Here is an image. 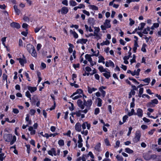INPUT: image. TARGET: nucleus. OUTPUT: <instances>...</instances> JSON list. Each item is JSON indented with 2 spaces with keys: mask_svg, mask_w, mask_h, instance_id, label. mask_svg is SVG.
<instances>
[{
  "mask_svg": "<svg viewBox=\"0 0 161 161\" xmlns=\"http://www.w3.org/2000/svg\"><path fill=\"white\" fill-rule=\"evenodd\" d=\"M110 42L108 40H106L105 41L103 42L100 43L101 46H103L104 45H108L109 44Z\"/></svg>",
  "mask_w": 161,
  "mask_h": 161,
  "instance_id": "36",
  "label": "nucleus"
},
{
  "mask_svg": "<svg viewBox=\"0 0 161 161\" xmlns=\"http://www.w3.org/2000/svg\"><path fill=\"white\" fill-rule=\"evenodd\" d=\"M91 51L93 53V54L91 55L92 56H95L97 57L98 56L99 54V51L98 50H97V51H94L93 48L91 49Z\"/></svg>",
  "mask_w": 161,
  "mask_h": 161,
  "instance_id": "24",
  "label": "nucleus"
},
{
  "mask_svg": "<svg viewBox=\"0 0 161 161\" xmlns=\"http://www.w3.org/2000/svg\"><path fill=\"white\" fill-rule=\"evenodd\" d=\"M14 10L15 12L18 15H19V14H20V11L19 10V9L18 8L17 6L14 5Z\"/></svg>",
  "mask_w": 161,
  "mask_h": 161,
  "instance_id": "29",
  "label": "nucleus"
},
{
  "mask_svg": "<svg viewBox=\"0 0 161 161\" xmlns=\"http://www.w3.org/2000/svg\"><path fill=\"white\" fill-rule=\"evenodd\" d=\"M105 65L106 67H111L112 68H114V64L110 60L106 61L105 63Z\"/></svg>",
  "mask_w": 161,
  "mask_h": 161,
  "instance_id": "10",
  "label": "nucleus"
},
{
  "mask_svg": "<svg viewBox=\"0 0 161 161\" xmlns=\"http://www.w3.org/2000/svg\"><path fill=\"white\" fill-rule=\"evenodd\" d=\"M25 95L26 97H27L28 98H29L30 100H31V95L30 93L28 91H26L25 93Z\"/></svg>",
  "mask_w": 161,
  "mask_h": 161,
  "instance_id": "43",
  "label": "nucleus"
},
{
  "mask_svg": "<svg viewBox=\"0 0 161 161\" xmlns=\"http://www.w3.org/2000/svg\"><path fill=\"white\" fill-rule=\"evenodd\" d=\"M158 103V101L156 99H155L151 101V102L148 103V105L149 106L153 107L154 106L153 104H157Z\"/></svg>",
  "mask_w": 161,
  "mask_h": 161,
  "instance_id": "8",
  "label": "nucleus"
},
{
  "mask_svg": "<svg viewBox=\"0 0 161 161\" xmlns=\"http://www.w3.org/2000/svg\"><path fill=\"white\" fill-rule=\"evenodd\" d=\"M28 130L30 131V134L31 135H34L36 133V130L34 129L32 126H29Z\"/></svg>",
  "mask_w": 161,
  "mask_h": 161,
  "instance_id": "21",
  "label": "nucleus"
},
{
  "mask_svg": "<svg viewBox=\"0 0 161 161\" xmlns=\"http://www.w3.org/2000/svg\"><path fill=\"white\" fill-rule=\"evenodd\" d=\"M99 112V108H96L95 110L94 114L95 115L97 114Z\"/></svg>",
  "mask_w": 161,
  "mask_h": 161,
  "instance_id": "63",
  "label": "nucleus"
},
{
  "mask_svg": "<svg viewBox=\"0 0 161 161\" xmlns=\"http://www.w3.org/2000/svg\"><path fill=\"white\" fill-rule=\"evenodd\" d=\"M136 114V115H137L138 117L141 118L143 116V111L141 108H138Z\"/></svg>",
  "mask_w": 161,
  "mask_h": 161,
  "instance_id": "11",
  "label": "nucleus"
},
{
  "mask_svg": "<svg viewBox=\"0 0 161 161\" xmlns=\"http://www.w3.org/2000/svg\"><path fill=\"white\" fill-rule=\"evenodd\" d=\"M75 129L78 132H80L81 131V125L79 123H76L75 125Z\"/></svg>",
  "mask_w": 161,
  "mask_h": 161,
  "instance_id": "13",
  "label": "nucleus"
},
{
  "mask_svg": "<svg viewBox=\"0 0 161 161\" xmlns=\"http://www.w3.org/2000/svg\"><path fill=\"white\" fill-rule=\"evenodd\" d=\"M48 153L49 155H51L52 156H53V155L56 156L57 155L55 150L53 148L51 149V150L49 151Z\"/></svg>",
  "mask_w": 161,
  "mask_h": 161,
  "instance_id": "18",
  "label": "nucleus"
},
{
  "mask_svg": "<svg viewBox=\"0 0 161 161\" xmlns=\"http://www.w3.org/2000/svg\"><path fill=\"white\" fill-rule=\"evenodd\" d=\"M26 47L27 50L31 54V56L34 57L36 58L37 54L34 46L30 44H29L27 45Z\"/></svg>",
  "mask_w": 161,
  "mask_h": 161,
  "instance_id": "1",
  "label": "nucleus"
},
{
  "mask_svg": "<svg viewBox=\"0 0 161 161\" xmlns=\"http://www.w3.org/2000/svg\"><path fill=\"white\" fill-rule=\"evenodd\" d=\"M4 154L3 153H0V160L1 161H3L5 158Z\"/></svg>",
  "mask_w": 161,
  "mask_h": 161,
  "instance_id": "50",
  "label": "nucleus"
},
{
  "mask_svg": "<svg viewBox=\"0 0 161 161\" xmlns=\"http://www.w3.org/2000/svg\"><path fill=\"white\" fill-rule=\"evenodd\" d=\"M142 80L146 83H147L148 84L150 81V79L148 78H146L145 79L143 80Z\"/></svg>",
  "mask_w": 161,
  "mask_h": 161,
  "instance_id": "59",
  "label": "nucleus"
},
{
  "mask_svg": "<svg viewBox=\"0 0 161 161\" xmlns=\"http://www.w3.org/2000/svg\"><path fill=\"white\" fill-rule=\"evenodd\" d=\"M13 137L12 135L8 134L5 135L4 136V139L6 142H9L11 140Z\"/></svg>",
  "mask_w": 161,
  "mask_h": 161,
  "instance_id": "7",
  "label": "nucleus"
},
{
  "mask_svg": "<svg viewBox=\"0 0 161 161\" xmlns=\"http://www.w3.org/2000/svg\"><path fill=\"white\" fill-rule=\"evenodd\" d=\"M143 157L146 160H149L151 158V155L148 153H144L143 154Z\"/></svg>",
  "mask_w": 161,
  "mask_h": 161,
  "instance_id": "19",
  "label": "nucleus"
},
{
  "mask_svg": "<svg viewBox=\"0 0 161 161\" xmlns=\"http://www.w3.org/2000/svg\"><path fill=\"white\" fill-rule=\"evenodd\" d=\"M83 12L84 14H86L88 16H89L90 15L89 12L88 11H86V10H83Z\"/></svg>",
  "mask_w": 161,
  "mask_h": 161,
  "instance_id": "62",
  "label": "nucleus"
},
{
  "mask_svg": "<svg viewBox=\"0 0 161 161\" xmlns=\"http://www.w3.org/2000/svg\"><path fill=\"white\" fill-rule=\"evenodd\" d=\"M104 141L105 144L107 146H110V144L108 138L105 139Z\"/></svg>",
  "mask_w": 161,
  "mask_h": 161,
  "instance_id": "48",
  "label": "nucleus"
},
{
  "mask_svg": "<svg viewBox=\"0 0 161 161\" xmlns=\"http://www.w3.org/2000/svg\"><path fill=\"white\" fill-rule=\"evenodd\" d=\"M68 11L69 9L68 8L65 7H63L61 9V13L62 14H66L68 12Z\"/></svg>",
  "mask_w": 161,
  "mask_h": 161,
  "instance_id": "15",
  "label": "nucleus"
},
{
  "mask_svg": "<svg viewBox=\"0 0 161 161\" xmlns=\"http://www.w3.org/2000/svg\"><path fill=\"white\" fill-rule=\"evenodd\" d=\"M92 56L91 55L86 54L85 55V58L90 63L92 62V59L91 58V57Z\"/></svg>",
  "mask_w": 161,
  "mask_h": 161,
  "instance_id": "26",
  "label": "nucleus"
},
{
  "mask_svg": "<svg viewBox=\"0 0 161 161\" xmlns=\"http://www.w3.org/2000/svg\"><path fill=\"white\" fill-rule=\"evenodd\" d=\"M77 95L73 96L72 97H71L73 99L75 100L78 99L79 98L81 97H82V95H80V94H77Z\"/></svg>",
  "mask_w": 161,
  "mask_h": 161,
  "instance_id": "34",
  "label": "nucleus"
},
{
  "mask_svg": "<svg viewBox=\"0 0 161 161\" xmlns=\"http://www.w3.org/2000/svg\"><path fill=\"white\" fill-rule=\"evenodd\" d=\"M28 90L30 91V92L31 93H33L35 91H36L37 90V88L36 87H31L30 86H28Z\"/></svg>",
  "mask_w": 161,
  "mask_h": 161,
  "instance_id": "23",
  "label": "nucleus"
},
{
  "mask_svg": "<svg viewBox=\"0 0 161 161\" xmlns=\"http://www.w3.org/2000/svg\"><path fill=\"white\" fill-rule=\"evenodd\" d=\"M147 45L145 44H143L142 45L141 50L142 51H143L144 52H146V47L147 46Z\"/></svg>",
  "mask_w": 161,
  "mask_h": 161,
  "instance_id": "45",
  "label": "nucleus"
},
{
  "mask_svg": "<svg viewBox=\"0 0 161 161\" xmlns=\"http://www.w3.org/2000/svg\"><path fill=\"white\" fill-rule=\"evenodd\" d=\"M99 59L98 60V62L99 63H102L103 64L105 63L104 60L105 59L102 56L100 55L98 57Z\"/></svg>",
  "mask_w": 161,
  "mask_h": 161,
  "instance_id": "25",
  "label": "nucleus"
},
{
  "mask_svg": "<svg viewBox=\"0 0 161 161\" xmlns=\"http://www.w3.org/2000/svg\"><path fill=\"white\" fill-rule=\"evenodd\" d=\"M92 103V102L91 99H88L86 101L85 99H84V105L85 106L86 108L85 109H88V111L90 107L91 106Z\"/></svg>",
  "mask_w": 161,
  "mask_h": 161,
  "instance_id": "5",
  "label": "nucleus"
},
{
  "mask_svg": "<svg viewBox=\"0 0 161 161\" xmlns=\"http://www.w3.org/2000/svg\"><path fill=\"white\" fill-rule=\"evenodd\" d=\"M17 59L19 61V62L20 63L21 65L22 66H23L24 64L26 62V60L25 58L24 55H23V58H17Z\"/></svg>",
  "mask_w": 161,
  "mask_h": 161,
  "instance_id": "6",
  "label": "nucleus"
},
{
  "mask_svg": "<svg viewBox=\"0 0 161 161\" xmlns=\"http://www.w3.org/2000/svg\"><path fill=\"white\" fill-rule=\"evenodd\" d=\"M125 152L128 153H132L133 152V151L129 148H126L125 149Z\"/></svg>",
  "mask_w": 161,
  "mask_h": 161,
  "instance_id": "41",
  "label": "nucleus"
},
{
  "mask_svg": "<svg viewBox=\"0 0 161 161\" xmlns=\"http://www.w3.org/2000/svg\"><path fill=\"white\" fill-rule=\"evenodd\" d=\"M101 144L100 143H98L94 147L95 149L98 152H100L101 150Z\"/></svg>",
  "mask_w": 161,
  "mask_h": 161,
  "instance_id": "20",
  "label": "nucleus"
},
{
  "mask_svg": "<svg viewBox=\"0 0 161 161\" xmlns=\"http://www.w3.org/2000/svg\"><path fill=\"white\" fill-rule=\"evenodd\" d=\"M98 100V103L97 104V106L98 107H101L102 106V100L100 98H97Z\"/></svg>",
  "mask_w": 161,
  "mask_h": 161,
  "instance_id": "42",
  "label": "nucleus"
},
{
  "mask_svg": "<svg viewBox=\"0 0 161 161\" xmlns=\"http://www.w3.org/2000/svg\"><path fill=\"white\" fill-rule=\"evenodd\" d=\"M89 8L92 10H97L98 9V8L94 5H90L88 6Z\"/></svg>",
  "mask_w": 161,
  "mask_h": 161,
  "instance_id": "31",
  "label": "nucleus"
},
{
  "mask_svg": "<svg viewBox=\"0 0 161 161\" xmlns=\"http://www.w3.org/2000/svg\"><path fill=\"white\" fill-rule=\"evenodd\" d=\"M87 112L88 109H85L84 110H79L74 113L73 114H76L77 117H79L81 116L82 118H83L85 117V115L84 114H82V113H84L85 114H86Z\"/></svg>",
  "mask_w": 161,
  "mask_h": 161,
  "instance_id": "2",
  "label": "nucleus"
},
{
  "mask_svg": "<svg viewBox=\"0 0 161 161\" xmlns=\"http://www.w3.org/2000/svg\"><path fill=\"white\" fill-rule=\"evenodd\" d=\"M87 41V39L82 38L78 40L77 41L76 43L77 44L81 43L83 44H86Z\"/></svg>",
  "mask_w": 161,
  "mask_h": 161,
  "instance_id": "16",
  "label": "nucleus"
},
{
  "mask_svg": "<svg viewBox=\"0 0 161 161\" xmlns=\"http://www.w3.org/2000/svg\"><path fill=\"white\" fill-rule=\"evenodd\" d=\"M25 120L28 122V125H31L32 124V121L31 120L29 119V115L27 114L26 117L25 118Z\"/></svg>",
  "mask_w": 161,
  "mask_h": 161,
  "instance_id": "28",
  "label": "nucleus"
},
{
  "mask_svg": "<svg viewBox=\"0 0 161 161\" xmlns=\"http://www.w3.org/2000/svg\"><path fill=\"white\" fill-rule=\"evenodd\" d=\"M136 61V56L135 55H133V58L132 59H131L130 61L131 64H132L134 62H135Z\"/></svg>",
  "mask_w": 161,
  "mask_h": 161,
  "instance_id": "55",
  "label": "nucleus"
},
{
  "mask_svg": "<svg viewBox=\"0 0 161 161\" xmlns=\"http://www.w3.org/2000/svg\"><path fill=\"white\" fill-rule=\"evenodd\" d=\"M77 104L78 106L82 109L84 108L85 107L84 103L83 104V102L80 99L78 100L77 101Z\"/></svg>",
  "mask_w": 161,
  "mask_h": 161,
  "instance_id": "12",
  "label": "nucleus"
},
{
  "mask_svg": "<svg viewBox=\"0 0 161 161\" xmlns=\"http://www.w3.org/2000/svg\"><path fill=\"white\" fill-rule=\"evenodd\" d=\"M139 46L137 44V42L136 41H135L134 46L133 48V51L135 53L137 49V47H138Z\"/></svg>",
  "mask_w": 161,
  "mask_h": 161,
  "instance_id": "30",
  "label": "nucleus"
},
{
  "mask_svg": "<svg viewBox=\"0 0 161 161\" xmlns=\"http://www.w3.org/2000/svg\"><path fill=\"white\" fill-rule=\"evenodd\" d=\"M140 69H138L136 70V72L135 73L131 71V74L132 76H134L135 75H139V73L140 71Z\"/></svg>",
  "mask_w": 161,
  "mask_h": 161,
  "instance_id": "33",
  "label": "nucleus"
},
{
  "mask_svg": "<svg viewBox=\"0 0 161 161\" xmlns=\"http://www.w3.org/2000/svg\"><path fill=\"white\" fill-rule=\"evenodd\" d=\"M110 20L106 19L103 23L104 25H102L100 27L102 30H105L107 28H110L111 27L110 24Z\"/></svg>",
  "mask_w": 161,
  "mask_h": 161,
  "instance_id": "3",
  "label": "nucleus"
},
{
  "mask_svg": "<svg viewBox=\"0 0 161 161\" xmlns=\"http://www.w3.org/2000/svg\"><path fill=\"white\" fill-rule=\"evenodd\" d=\"M128 115L129 116H131L133 115H136V113L135 112V110L134 109L132 108L130 112L128 113Z\"/></svg>",
  "mask_w": 161,
  "mask_h": 161,
  "instance_id": "39",
  "label": "nucleus"
},
{
  "mask_svg": "<svg viewBox=\"0 0 161 161\" xmlns=\"http://www.w3.org/2000/svg\"><path fill=\"white\" fill-rule=\"evenodd\" d=\"M10 26L13 28H15L17 29H19L20 28V26L19 24L14 22L11 23L10 24Z\"/></svg>",
  "mask_w": 161,
  "mask_h": 161,
  "instance_id": "17",
  "label": "nucleus"
},
{
  "mask_svg": "<svg viewBox=\"0 0 161 161\" xmlns=\"http://www.w3.org/2000/svg\"><path fill=\"white\" fill-rule=\"evenodd\" d=\"M150 28L149 27H148L147 28L144 29L142 32V33L144 34H148V31H150Z\"/></svg>",
  "mask_w": 161,
  "mask_h": 161,
  "instance_id": "35",
  "label": "nucleus"
},
{
  "mask_svg": "<svg viewBox=\"0 0 161 161\" xmlns=\"http://www.w3.org/2000/svg\"><path fill=\"white\" fill-rule=\"evenodd\" d=\"M116 158L118 159V160L119 161H123V157L120 156L119 155H117L116 157Z\"/></svg>",
  "mask_w": 161,
  "mask_h": 161,
  "instance_id": "49",
  "label": "nucleus"
},
{
  "mask_svg": "<svg viewBox=\"0 0 161 161\" xmlns=\"http://www.w3.org/2000/svg\"><path fill=\"white\" fill-rule=\"evenodd\" d=\"M70 5L74 6L77 5V3L74 1L71 0L70 1Z\"/></svg>",
  "mask_w": 161,
  "mask_h": 161,
  "instance_id": "46",
  "label": "nucleus"
},
{
  "mask_svg": "<svg viewBox=\"0 0 161 161\" xmlns=\"http://www.w3.org/2000/svg\"><path fill=\"white\" fill-rule=\"evenodd\" d=\"M7 78H8V76L6 74H3V81L5 80L6 83H7Z\"/></svg>",
  "mask_w": 161,
  "mask_h": 161,
  "instance_id": "44",
  "label": "nucleus"
},
{
  "mask_svg": "<svg viewBox=\"0 0 161 161\" xmlns=\"http://www.w3.org/2000/svg\"><path fill=\"white\" fill-rule=\"evenodd\" d=\"M98 69L101 72H106V69H104L103 67L102 66H99Z\"/></svg>",
  "mask_w": 161,
  "mask_h": 161,
  "instance_id": "38",
  "label": "nucleus"
},
{
  "mask_svg": "<svg viewBox=\"0 0 161 161\" xmlns=\"http://www.w3.org/2000/svg\"><path fill=\"white\" fill-rule=\"evenodd\" d=\"M97 90V89L96 88L94 87L91 88L89 86L88 87V91L89 93H91L93 92H94Z\"/></svg>",
  "mask_w": 161,
  "mask_h": 161,
  "instance_id": "27",
  "label": "nucleus"
},
{
  "mask_svg": "<svg viewBox=\"0 0 161 161\" xmlns=\"http://www.w3.org/2000/svg\"><path fill=\"white\" fill-rule=\"evenodd\" d=\"M58 144L60 146H63L64 144V141L63 140H60L58 141Z\"/></svg>",
  "mask_w": 161,
  "mask_h": 161,
  "instance_id": "52",
  "label": "nucleus"
},
{
  "mask_svg": "<svg viewBox=\"0 0 161 161\" xmlns=\"http://www.w3.org/2000/svg\"><path fill=\"white\" fill-rule=\"evenodd\" d=\"M78 147L79 148L81 147L82 146L83 144L82 142L83 141L81 135L80 134L78 135Z\"/></svg>",
  "mask_w": 161,
  "mask_h": 161,
  "instance_id": "9",
  "label": "nucleus"
},
{
  "mask_svg": "<svg viewBox=\"0 0 161 161\" xmlns=\"http://www.w3.org/2000/svg\"><path fill=\"white\" fill-rule=\"evenodd\" d=\"M85 27L86 31H89L90 32H92L93 31L91 27H89L87 25H85Z\"/></svg>",
  "mask_w": 161,
  "mask_h": 161,
  "instance_id": "37",
  "label": "nucleus"
},
{
  "mask_svg": "<svg viewBox=\"0 0 161 161\" xmlns=\"http://www.w3.org/2000/svg\"><path fill=\"white\" fill-rule=\"evenodd\" d=\"M99 90L100 91V92L102 93V97H104L106 95V92L102 90V89H101V90Z\"/></svg>",
  "mask_w": 161,
  "mask_h": 161,
  "instance_id": "60",
  "label": "nucleus"
},
{
  "mask_svg": "<svg viewBox=\"0 0 161 161\" xmlns=\"http://www.w3.org/2000/svg\"><path fill=\"white\" fill-rule=\"evenodd\" d=\"M83 91L81 89H78L76 90L75 92L70 97H72L77 94H80V95H83Z\"/></svg>",
  "mask_w": 161,
  "mask_h": 161,
  "instance_id": "14",
  "label": "nucleus"
},
{
  "mask_svg": "<svg viewBox=\"0 0 161 161\" xmlns=\"http://www.w3.org/2000/svg\"><path fill=\"white\" fill-rule=\"evenodd\" d=\"M81 133L85 136H86L88 134V131L87 130H83L81 131Z\"/></svg>",
  "mask_w": 161,
  "mask_h": 161,
  "instance_id": "61",
  "label": "nucleus"
},
{
  "mask_svg": "<svg viewBox=\"0 0 161 161\" xmlns=\"http://www.w3.org/2000/svg\"><path fill=\"white\" fill-rule=\"evenodd\" d=\"M141 136V132L139 130L136 131L135 137L133 139V141L134 143H137L138 142L140 139Z\"/></svg>",
  "mask_w": 161,
  "mask_h": 161,
  "instance_id": "4",
  "label": "nucleus"
},
{
  "mask_svg": "<svg viewBox=\"0 0 161 161\" xmlns=\"http://www.w3.org/2000/svg\"><path fill=\"white\" fill-rule=\"evenodd\" d=\"M72 34L73 36L75 38H77L78 37V34L75 31H73Z\"/></svg>",
  "mask_w": 161,
  "mask_h": 161,
  "instance_id": "53",
  "label": "nucleus"
},
{
  "mask_svg": "<svg viewBox=\"0 0 161 161\" xmlns=\"http://www.w3.org/2000/svg\"><path fill=\"white\" fill-rule=\"evenodd\" d=\"M36 111L33 109H31L30 110V114L31 115H34Z\"/></svg>",
  "mask_w": 161,
  "mask_h": 161,
  "instance_id": "56",
  "label": "nucleus"
},
{
  "mask_svg": "<svg viewBox=\"0 0 161 161\" xmlns=\"http://www.w3.org/2000/svg\"><path fill=\"white\" fill-rule=\"evenodd\" d=\"M155 131V129H153L148 132V134L150 135L153 134L154 132Z\"/></svg>",
  "mask_w": 161,
  "mask_h": 161,
  "instance_id": "57",
  "label": "nucleus"
},
{
  "mask_svg": "<svg viewBox=\"0 0 161 161\" xmlns=\"http://www.w3.org/2000/svg\"><path fill=\"white\" fill-rule=\"evenodd\" d=\"M145 25V24L144 23H142L140 24V27L138 26V30H142L144 27Z\"/></svg>",
  "mask_w": 161,
  "mask_h": 161,
  "instance_id": "40",
  "label": "nucleus"
},
{
  "mask_svg": "<svg viewBox=\"0 0 161 161\" xmlns=\"http://www.w3.org/2000/svg\"><path fill=\"white\" fill-rule=\"evenodd\" d=\"M129 20L130 21V26H132V25H133L134 24L135 21L133 19H131L130 18L129 19Z\"/></svg>",
  "mask_w": 161,
  "mask_h": 161,
  "instance_id": "64",
  "label": "nucleus"
},
{
  "mask_svg": "<svg viewBox=\"0 0 161 161\" xmlns=\"http://www.w3.org/2000/svg\"><path fill=\"white\" fill-rule=\"evenodd\" d=\"M26 146L27 148V152L28 154H29L30 151V145L29 144H28L26 145Z\"/></svg>",
  "mask_w": 161,
  "mask_h": 161,
  "instance_id": "54",
  "label": "nucleus"
},
{
  "mask_svg": "<svg viewBox=\"0 0 161 161\" xmlns=\"http://www.w3.org/2000/svg\"><path fill=\"white\" fill-rule=\"evenodd\" d=\"M94 36H95V38L97 40L100 39L101 38L102 35L99 33H93Z\"/></svg>",
  "mask_w": 161,
  "mask_h": 161,
  "instance_id": "22",
  "label": "nucleus"
},
{
  "mask_svg": "<svg viewBox=\"0 0 161 161\" xmlns=\"http://www.w3.org/2000/svg\"><path fill=\"white\" fill-rule=\"evenodd\" d=\"M105 73L103 74V75L106 78L108 79L110 77V72L107 71L106 70Z\"/></svg>",
  "mask_w": 161,
  "mask_h": 161,
  "instance_id": "32",
  "label": "nucleus"
},
{
  "mask_svg": "<svg viewBox=\"0 0 161 161\" xmlns=\"http://www.w3.org/2000/svg\"><path fill=\"white\" fill-rule=\"evenodd\" d=\"M95 30L94 32V33H99L100 31V29L99 27H95L94 28Z\"/></svg>",
  "mask_w": 161,
  "mask_h": 161,
  "instance_id": "51",
  "label": "nucleus"
},
{
  "mask_svg": "<svg viewBox=\"0 0 161 161\" xmlns=\"http://www.w3.org/2000/svg\"><path fill=\"white\" fill-rule=\"evenodd\" d=\"M87 125V122L86 121L84 122L81 125V126L83 130H85L86 129V127Z\"/></svg>",
  "mask_w": 161,
  "mask_h": 161,
  "instance_id": "47",
  "label": "nucleus"
},
{
  "mask_svg": "<svg viewBox=\"0 0 161 161\" xmlns=\"http://www.w3.org/2000/svg\"><path fill=\"white\" fill-rule=\"evenodd\" d=\"M120 144V142L119 141H117L115 143V145L114 146V147L118 148Z\"/></svg>",
  "mask_w": 161,
  "mask_h": 161,
  "instance_id": "58",
  "label": "nucleus"
}]
</instances>
